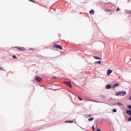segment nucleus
<instances>
[{
  "label": "nucleus",
  "mask_w": 131,
  "mask_h": 131,
  "mask_svg": "<svg viewBox=\"0 0 131 131\" xmlns=\"http://www.w3.org/2000/svg\"><path fill=\"white\" fill-rule=\"evenodd\" d=\"M126 92L125 91L118 92L116 94V96H125Z\"/></svg>",
  "instance_id": "f257e3e1"
},
{
  "label": "nucleus",
  "mask_w": 131,
  "mask_h": 131,
  "mask_svg": "<svg viewBox=\"0 0 131 131\" xmlns=\"http://www.w3.org/2000/svg\"><path fill=\"white\" fill-rule=\"evenodd\" d=\"M35 78V80L38 81V82H41V81H42V79L38 76H36Z\"/></svg>",
  "instance_id": "f03ea898"
},
{
  "label": "nucleus",
  "mask_w": 131,
  "mask_h": 131,
  "mask_svg": "<svg viewBox=\"0 0 131 131\" xmlns=\"http://www.w3.org/2000/svg\"><path fill=\"white\" fill-rule=\"evenodd\" d=\"M15 48L17 49L18 51H24L26 50L25 48L24 47H15Z\"/></svg>",
  "instance_id": "7ed1b4c3"
},
{
  "label": "nucleus",
  "mask_w": 131,
  "mask_h": 131,
  "mask_svg": "<svg viewBox=\"0 0 131 131\" xmlns=\"http://www.w3.org/2000/svg\"><path fill=\"white\" fill-rule=\"evenodd\" d=\"M63 83H65L66 85H68V86H69V88H72V85L71 84V82H63Z\"/></svg>",
  "instance_id": "20e7f679"
},
{
  "label": "nucleus",
  "mask_w": 131,
  "mask_h": 131,
  "mask_svg": "<svg viewBox=\"0 0 131 131\" xmlns=\"http://www.w3.org/2000/svg\"><path fill=\"white\" fill-rule=\"evenodd\" d=\"M54 48H56V49H59V50H63V48L60 45H55L54 46Z\"/></svg>",
  "instance_id": "39448f33"
},
{
  "label": "nucleus",
  "mask_w": 131,
  "mask_h": 131,
  "mask_svg": "<svg viewBox=\"0 0 131 131\" xmlns=\"http://www.w3.org/2000/svg\"><path fill=\"white\" fill-rule=\"evenodd\" d=\"M111 73H112V70H108L107 71V75L110 76V74H111Z\"/></svg>",
  "instance_id": "423d86ee"
},
{
  "label": "nucleus",
  "mask_w": 131,
  "mask_h": 131,
  "mask_svg": "<svg viewBox=\"0 0 131 131\" xmlns=\"http://www.w3.org/2000/svg\"><path fill=\"white\" fill-rule=\"evenodd\" d=\"M84 117H85V118H88L89 117H92V115L91 114H85L84 115Z\"/></svg>",
  "instance_id": "0eeeda50"
},
{
  "label": "nucleus",
  "mask_w": 131,
  "mask_h": 131,
  "mask_svg": "<svg viewBox=\"0 0 131 131\" xmlns=\"http://www.w3.org/2000/svg\"><path fill=\"white\" fill-rule=\"evenodd\" d=\"M65 123H73V121L71 120L65 121Z\"/></svg>",
  "instance_id": "6e6552de"
},
{
  "label": "nucleus",
  "mask_w": 131,
  "mask_h": 131,
  "mask_svg": "<svg viewBox=\"0 0 131 131\" xmlns=\"http://www.w3.org/2000/svg\"><path fill=\"white\" fill-rule=\"evenodd\" d=\"M111 89V85L110 84H107V85H106V90H109V89Z\"/></svg>",
  "instance_id": "1a4fd4ad"
},
{
  "label": "nucleus",
  "mask_w": 131,
  "mask_h": 131,
  "mask_svg": "<svg viewBox=\"0 0 131 131\" xmlns=\"http://www.w3.org/2000/svg\"><path fill=\"white\" fill-rule=\"evenodd\" d=\"M126 113L128 114V115H130L131 116V111L129 110H128L126 112Z\"/></svg>",
  "instance_id": "9d476101"
},
{
  "label": "nucleus",
  "mask_w": 131,
  "mask_h": 131,
  "mask_svg": "<svg viewBox=\"0 0 131 131\" xmlns=\"http://www.w3.org/2000/svg\"><path fill=\"white\" fill-rule=\"evenodd\" d=\"M90 14H95V11L92 9V10H91L90 11Z\"/></svg>",
  "instance_id": "9b49d317"
},
{
  "label": "nucleus",
  "mask_w": 131,
  "mask_h": 131,
  "mask_svg": "<svg viewBox=\"0 0 131 131\" xmlns=\"http://www.w3.org/2000/svg\"><path fill=\"white\" fill-rule=\"evenodd\" d=\"M93 58H94L95 59H96L97 60H101V58L98 57L96 56H93Z\"/></svg>",
  "instance_id": "f8f14e48"
},
{
  "label": "nucleus",
  "mask_w": 131,
  "mask_h": 131,
  "mask_svg": "<svg viewBox=\"0 0 131 131\" xmlns=\"http://www.w3.org/2000/svg\"><path fill=\"white\" fill-rule=\"evenodd\" d=\"M105 12H112V10L111 9H105Z\"/></svg>",
  "instance_id": "ddd939ff"
},
{
  "label": "nucleus",
  "mask_w": 131,
  "mask_h": 131,
  "mask_svg": "<svg viewBox=\"0 0 131 131\" xmlns=\"http://www.w3.org/2000/svg\"><path fill=\"white\" fill-rule=\"evenodd\" d=\"M117 105H118V106H122V103H120V102H118L117 103Z\"/></svg>",
  "instance_id": "4468645a"
},
{
  "label": "nucleus",
  "mask_w": 131,
  "mask_h": 131,
  "mask_svg": "<svg viewBox=\"0 0 131 131\" xmlns=\"http://www.w3.org/2000/svg\"><path fill=\"white\" fill-rule=\"evenodd\" d=\"M101 62L100 60L98 61H96L95 62V64H101Z\"/></svg>",
  "instance_id": "2eb2a0df"
},
{
  "label": "nucleus",
  "mask_w": 131,
  "mask_h": 131,
  "mask_svg": "<svg viewBox=\"0 0 131 131\" xmlns=\"http://www.w3.org/2000/svg\"><path fill=\"white\" fill-rule=\"evenodd\" d=\"M89 121H93L94 120V118H90L88 119Z\"/></svg>",
  "instance_id": "dca6fc26"
},
{
  "label": "nucleus",
  "mask_w": 131,
  "mask_h": 131,
  "mask_svg": "<svg viewBox=\"0 0 131 131\" xmlns=\"http://www.w3.org/2000/svg\"><path fill=\"white\" fill-rule=\"evenodd\" d=\"M114 88H115V86H119V84L116 83V84H114Z\"/></svg>",
  "instance_id": "f3484780"
},
{
  "label": "nucleus",
  "mask_w": 131,
  "mask_h": 131,
  "mask_svg": "<svg viewBox=\"0 0 131 131\" xmlns=\"http://www.w3.org/2000/svg\"><path fill=\"white\" fill-rule=\"evenodd\" d=\"M13 59H17V57L15 55H13Z\"/></svg>",
  "instance_id": "a211bd4d"
},
{
  "label": "nucleus",
  "mask_w": 131,
  "mask_h": 131,
  "mask_svg": "<svg viewBox=\"0 0 131 131\" xmlns=\"http://www.w3.org/2000/svg\"><path fill=\"white\" fill-rule=\"evenodd\" d=\"M4 68L0 67V70H3V71H5V70L3 69Z\"/></svg>",
  "instance_id": "6ab92c4d"
},
{
  "label": "nucleus",
  "mask_w": 131,
  "mask_h": 131,
  "mask_svg": "<svg viewBox=\"0 0 131 131\" xmlns=\"http://www.w3.org/2000/svg\"><path fill=\"white\" fill-rule=\"evenodd\" d=\"M78 98L79 100H80V101H82V98L79 97V96H78Z\"/></svg>",
  "instance_id": "aec40b11"
},
{
  "label": "nucleus",
  "mask_w": 131,
  "mask_h": 131,
  "mask_svg": "<svg viewBox=\"0 0 131 131\" xmlns=\"http://www.w3.org/2000/svg\"><path fill=\"white\" fill-rule=\"evenodd\" d=\"M30 2H31L32 3H34L35 4V2L33 1V0H29Z\"/></svg>",
  "instance_id": "412c9836"
},
{
  "label": "nucleus",
  "mask_w": 131,
  "mask_h": 131,
  "mask_svg": "<svg viewBox=\"0 0 131 131\" xmlns=\"http://www.w3.org/2000/svg\"><path fill=\"white\" fill-rule=\"evenodd\" d=\"M116 111H117V110H116V109H114V110H113V112H116Z\"/></svg>",
  "instance_id": "4be33fe9"
},
{
  "label": "nucleus",
  "mask_w": 131,
  "mask_h": 131,
  "mask_svg": "<svg viewBox=\"0 0 131 131\" xmlns=\"http://www.w3.org/2000/svg\"><path fill=\"white\" fill-rule=\"evenodd\" d=\"M128 109H129V110H130V109H131V106H130V105H129V106H128Z\"/></svg>",
  "instance_id": "5701e85b"
},
{
  "label": "nucleus",
  "mask_w": 131,
  "mask_h": 131,
  "mask_svg": "<svg viewBox=\"0 0 131 131\" xmlns=\"http://www.w3.org/2000/svg\"><path fill=\"white\" fill-rule=\"evenodd\" d=\"M92 130H95V127L94 126L92 127Z\"/></svg>",
  "instance_id": "b1692460"
},
{
  "label": "nucleus",
  "mask_w": 131,
  "mask_h": 131,
  "mask_svg": "<svg viewBox=\"0 0 131 131\" xmlns=\"http://www.w3.org/2000/svg\"><path fill=\"white\" fill-rule=\"evenodd\" d=\"M100 97H101L102 98H105V96H104L103 95H101Z\"/></svg>",
  "instance_id": "393cba45"
},
{
  "label": "nucleus",
  "mask_w": 131,
  "mask_h": 131,
  "mask_svg": "<svg viewBox=\"0 0 131 131\" xmlns=\"http://www.w3.org/2000/svg\"><path fill=\"white\" fill-rule=\"evenodd\" d=\"M119 10H120V9H119V8H118L117 9V10H116V11H119Z\"/></svg>",
  "instance_id": "a878e982"
},
{
  "label": "nucleus",
  "mask_w": 131,
  "mask_h": 131,
  "mask_svg": "<svg viewBox=\"0 0 131 131\" xmlns=\"http://www.w3.org/2000/svg\"><path fill=\"white\" fill-rule=\"evenodd\" d=\"M97 131H101V129H100L99 128H98Z\"/></svg>",
  "instance_id": "bb28decb"
},
{
  "label": "nucleus",
  "mask_w": 131,
  "mask_h": 131,
  "mask_svg": "<svg viewBox=\"0 0 131 131\" xmlns=\"http://www.w3.org/2000/svg\"><path fill=\"white\" fill-rule=\"evenodd\" d=\"M30 50H31L32 51H33V49H30Z\"/></svg>",
  "instance_id": "cd10ccee"
},
{
  "label": "nucleus",
  "mask_w": 131,
  "mask_h": 131,
  "mask_svg": "<svg viewBox=\"0 0 131 131\" xmlns=\"http://www.w3.org/2000/svg\"><path fill=\"white\" fill-rule=\"evenodd\" d=\"M53 78L55 79V78H56V77H53Z\"/></svg>",
  "instance_id": "c85d7f7f"
},
{
  "label": "nucleus",
  "mask_w": 131,
  "mask_h": 131,
  "mask_svg": "<svg viewBox=\"0 0 131 131\" xmlns=\"http://www.w3.org/2000/svg\"><path fill=\"white\" fill-rule=\"evenodd\" d=\"M129 100H131V97H130L129 98Z\"/></svg>",
  "instance_id": "c756f323"
}]
</instances>
